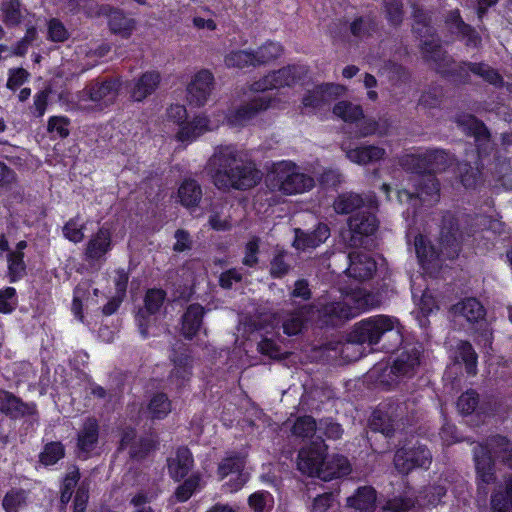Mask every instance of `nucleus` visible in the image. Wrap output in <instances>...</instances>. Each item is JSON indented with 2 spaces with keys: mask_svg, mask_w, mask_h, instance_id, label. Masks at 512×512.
I'll use <instances>...</instances> for the list:
<instances>
[{
  "mask_svg": "<svg viewBox=\"0 0 512 512\" xmlns=\"http://www.w3.org/2000/svg\"><path fill=\"white\" fill-rule=\"evenodd\" d=\"M208 167L214 185L223 191L247 190L262 179V173L256 165L245 160L231 145L217 147L209 159Z\"/></svg>",
  "mask_w": 512,
  "mask_h": 512,
  "instance_id": "obj_1",
  "label": "nucleus"
},
{
  "mask_svg": "<svg viewBox=\"0 0 512 512\" xmlns=\"http://www.w3.org/2000/svg\"><path fill=\"white\" fill-rule=\"evenodd\" d=\"M382 337H388L390 341L386 346L387 349H393L402 343V326L397 318L377 315L360 321L349 333L347 342L342 345L341 355L349 361L357 360L361 353L358 355L352 353L357 345H374Z\"/></svg>",
  "mask_w": 512,
  "mask_h": 512,
  "instance_id": "obj_2",
  "label": "nucleus"
},
{
  "mask_svg": "<svg viewBox=\"0 0 512 512\" xmlns=\"http://www.w3.org/2000/svg\"><path fill=\"white\" fill-rule=\"evenodd\" d=\"M425 151H417L403 155L400 158V165L403 169L416 173L413 177L412 190L408 188L397 191L399 203H408L414 212L421 205H432L439 199V183L432 174L421 175L427 172Z\"/></svg>",
  "mask_w": 512,
  "mask_h": 512,
  "instance_id": "obj_3",
  "label": "nucleus"
},
{
  "mask_svg": "<svg viewBox=\"0 0 512 512\" xmlns=\"http://www.w3.org/2000/svg\"><path fill=\"white\" fill-rule=\"evenodd\" d=\"M463 234L458 231V223L454 216L447 214L443 217L440 231V251L423 235L415 237L414 247L419 263L426 271L440 267L442 258H455L460 251Z\"/></svg>",
  "mask_w": 512,
  "mask_h": 512,
  "instance_id": "obj_4",
  "label": "nucleus"
},
{
  "mask_svg": "<svg viewBox=\"0 0 512 512\" xmlns=\"http://www.w3.org/2000/svg\"><path fill=\"white\" fill-rule=\"evenodd\" d=\"M265 184L271 190L284 195H296L311 190L314 178L303 173L293 162L283 160L273 163L269 168Z\"/></svg>",
  "mask_w": 512,
  "mask_h": 512,
  "instance_id": "obj_5",
  "label": "nucleus"
},
{
  "mask_svg": "<svg viewBox=\"0 0 512 512\" xmlns=\"http://www.w3.org/2000/svg\"><path fill=\"white\" fill-rule=\"evenodd\" d=\"M497 456L512 468V444L502 436L491 437L485 445L474 448V461L478 480L483 484L495 481L492 456Z\"/></svg>",
  "mask_w": 512,
  "mask_h": 512,
  "instance_id": "obj_6",
  "label": "nucleus"
},
{
  "mask_svg": "<svg viewBox=\"0 0 512 512\" xmlns=\"http://www.w3.org/2000/svg\"><path fill=\"white\" fill-rule=\"evenodd\" d=\"M373 305V296L363 289L356 288L342 293L339 301L322 305L321 316L325 322L337 325L338 322L356 317Z\"/></svg>",
  "mask_w": 512,
  "mask_h": 512,
  "instance_id": "obj_7",
  "label": "nucleus"
},
{
  "mask_svg": "<svg viewBox=\"0 0 512 512\" xmlns=\"http://www.w3.org/2000/svg\"><path fill=\"white\" fill-rule=\"evenodd\" d=\"M118 80H95L79 91L72 102L74 107L83 111L102 110L111 105L118 96Z\"/></svg>",
  "mask_w": 512,
  "mask_h": 512,
  "instance_id": "obj_8",
  "label": "nucleus"
},
{
  "mask_svg": "<svg viewBox=\"0 0 512 512\" xmlns=\"http://www.w3.org/2000/svg\"><path fill=\"white\" fill-rule=\"evenodd\" d=\"M413 31L421 38V49L425 58L434 61L442 72H447L446 66L450 59L445 55L434 35V28L430 25V18L421 10L414 12Z\"/></svg>",
  "mask_w": 512,
  "mask_h": 512,
  "instance_id": "obj_9",
  "label": "nucleus"
},
{
  "mask_svg": "<svg viewBox=\"0 0 512 512\" xmlns=\"http://www.w3.org/2000/svg\"><path fill=\"white\" fill-rule=\"evenodd\" d=\"M432 461L430 451L421 444L406 445L398 449L394 456L395 468L402 474H408L416 468H429Z\"/></svg>",
  "mask_w": 512,
  "mask_h": 512,
  "instance_id": "obj_10",
  "label": "nucleus"
},
{
  "mask_svg": "<svg viewBox=\"0 0 512 512\" xmlns=\"http://www.w3.org/2000/svg\"><path fill=\"white\" fill-rule=\"evenodd\" d=\"M274 102L275 99L269 95L256 96L250 102L231 110L228 114L222 113V123L226 121L231 127L245 126L259 112L275 107Z\"/></svg>",
  "mask_w": 512,
  "mask_h": 512,
  "instance_id": "obj_11",
  "label": "nucleus"
},
{
  "mask_svg": "<svg viewBox=\"0 0 512 512\" xmlns=\"http://www.w3.org/2000/svg\"><path fill=\"white\" fill-rule=\"evenodd\" d=\"M307 73V68L303 65H291L273 71L252 85L254 91H265L268 89H277L285 86H292L302 79Z\"/></svg>",
  "mask_w": 512,
  "mask_h": 512,
  "instance_id": "obj_12",
  "label": "nucleus"
},
{
  "mask_svg": "<svg viewBox=\"0 0 512 512\" xmlns=\"http://www.w3.org/2000/svg\"><path fill=\"white\" fill-rule=\"evenodd\" d=\"M245 457L241 453L231 452L219 463L218 475L220 479L231 476L230 492L239 490L247 481V475L243 472Z\"/></svg>",
  "mask_w": 512,
  "mask_h": 512,
  "instance_id": "obj_13",
  "label": "nucleus"
},
{
  "mask_svg": "<svg viewBox=\"0 0 512 512\" xmlns=\"http://www.w3.org/2000/svg\"><path fill=\"white\" fill-rule=\"evenodd\" d=\"M459 127L474 136L478 150V157L481 165H484V157L491 149L490 135L485 125L476 119L473 115L463 114L459 115L456 119Z\"/></svg>",
  "mask_w": 512,
  "mask_h": 512,
  "instance_id": "obj_14",
  "label": "nucleus"
},
{
  "mask_svg": "<svg viewBox=\"0 0 512 512\" xmlns=\"http://www.w3.org/2000/svg\"><path fill=\"white\" fill-rule=\"evenodd\" d=\"M346 88L340 84L326 83L308 90L302 99L304 109L315 111L344 94Z\"/></svg>",
  "mask_w": 512,
  "mask_h": 512,
  "instance_id": "obj_15",
  "label": "nucleus"
},
{
  "mask_svg": "<svg viewBox=\"0 0 512 512\" xmlns=\"http://www.w3.org/2000/svg\"><path fill=\"white\" fill-rule=\"evenodd\" d=\"M222 123V112L215 113L213 118L204 114L196 116L191 122H186L180 126L177 133L180 141H193L207 131H212Z\"/></svg>",
  "mask_w": 512,
  "mask_h": 512,
  "instance_id": "obj_16",
  "label": "nucleus"
},
{
  "mask_svg": "<svg viewBox=\"0 0 512 512\" xmlns=\"http://www.w3.org/2000/svg\"><path fill=\"white\" fill-rule=\"evenodd\" d=\"M326 451L323 441L313 442L298 453L297 468L302 474L317 477Z\"/></svg>",
  "mask_w": 512,
  "mask_h": 512,
  "instance_id": "obj_17",
  "label": "nucleus"
},
{
  "mask_svg": "<svg viewBox=\"0 0 512 512\" xmlns=\"http://www.w3.org/2000/svg\"><path fill=\"white\" fill-rule=\"evenodd\" d=\"M349 246L363 245V237L373 234L377 229V220L372 213L359 212L350 217L349 222Z\"/></svg>",
  "mask_w": 512,
  "mask_h": 512,
  "instance_id": "obj_18",
  "label": "nucleus"
},
{
  "mask_svg": "<svg viewBox=\"0 0 512 512\" xmlns=\"http://www.w3.org/2000/svg\"><path fill=\"white\" fill-rule=\"evenodd\" d=\"M420 365V350L415 346L405 347L395 358L390 373L396 378L412 377Z\"/></svg>",
  "mask_w": 512,
  "mask_h": 512,
  "instance_id": "obj_19",
  "label": "nucleus"
},
{
  "mask_svg": "<svg viewBox=\"0 0 512 512\" xmlns=\"http://www.w3.org/2000/svg\"><path fill=\"white\" fill-rule=\"evenodd\" d=\"M165 296V292L161 289H151L146 293L144 307L139 310L136 316V321L143 337L147 336V327L151 322V317L160 311Z\"/></svg>",
  "mask_w": 512,
  "mask_h": 512,
  "instance_id": "obj_20",
  "label": "nucleus"
},
{
  "mask_svg": "<svg viewBox=\"0 0 512 512\" xmlns=\"http://www.w3.org/2000/svg\"><path fill=\"white\" fill-rule=\"evenodd\" d=\"M213 75L208 70H201L196 73L188 85V100L195 106H203L212 91Z\"/></svg>",
  "mask_w": 512,
  "mask_h": 512,
  "instance_id": "obj_21",
  "label": "nucleus"
},
{
  "mask_svg": "<svg viewBox=\"0 0 512 512\" xmlns=\"http://www.w3.org/2000/svg\"><path fill=\"white\" fill-rule=\"evenodd\" d=\"M112 249V232L103 225L91 236L85 249V257L89 261H100Z\"/></svg>",
  "mask_w": 512,
  "mask_h": 512,
  "instance_id": "obj_22",
  "label": "nucleus"
},
{
  "mask_svg": "<svg viewBox=\"0 0 512 512\" xmlns=\"http://www.w3.org/2000/svg\"><path fill=\"white\" fill-rule=\"evenodd\" d=\"M346 273L357 280L370 279L376 271V262L367 253L354 251L348 254Z\"/></svg>",
  "mask_w": 512,
  "mask_h": 512,
  "instance_id": "obj_23",
  "label": "nucleus"
},
{
  "mask_svg": "<svg viewBox=\"0 0 512 512\" xmlns=\"http://www.w3.org/2000/svg\"><path fill=\"white\" fill-rule=\"evenodd\" d=\"M295 238L292 243L297 250L313 249L324 243L330 236V230L326 224H318L315 230L308 232L300 228L294 229Z\"/></svg>",
  "mask_w": 512,
  "mask_h": 512,
  "instance_id": "obj_24",
  "label": "nucleus"
},
{
  "mask_svg": "<svg viewBox=\"0 0 512 512\" xmlns=\"http://www.w3.org/2000/svg\"><path fill=\"white\" fill-rule=\"evenodd\" d=\"M99 438V425L96 419L87 418L78 432L77 448L85 458L95 450Z\"/></svg>",
  "mask_w": 512,
  "mask_h": 512,
  "instance_id": "obj_25",
  "label": "nucleus"
},
{
  "mask_svg": "<svg viewBox=\"0 0 512 512\" xmlns=\"http://www.w3.org/2000/svg\"><path fill=\"white\" fill-rule=\"evenodd\" d=\"M455 319H464L470 324L484 320L486 311L484 306L476 298H466L456 303L451 308Z\"/></svg>",
  "mask_w": 512,
  "mask_h": 512,
  "instance_id": "obj_26",
  "label": "nucleus"
},
{
  "mask_svg": "<svg viewBox=\"0 0 512 512\" xmlns=\"http://www.w3.org/2000/svg\"><path fill=\"white\" fill-rule=\"evenodd\" d=\"M351 472V465L348 459L341 455L325 456L320 466L318 478L329 481L333 478H339L348 475Z\"/></svg>",
  "mask_w": 512,
  "mask_h": 512,
  "instance_id": "obj_27",
  "label": "nucleus"
},
{
  "mask_svg": "<svg viewBox=\"0 0 512 512\" xmlns=\"http://www.w3.org/2000/svg\"><path fill=\"white\" fill-rule=\"evenodd\" d=\"M0 411L14 418L33 415L36 407L33 403H24L12 393L0 389Z\"/></svg>",
  "mask_w": 512,
  "mask_h": 512,
  "instance_id": "obj_28",
  "label": "nucleus"
},
{
  "mask_svg": "<svg viewBox=\"0 0 512 512\" xmlns=\"http://www.w3.org/2000/svg\"><path fill=\"white\" fill-rule=\"evenodd\" d=\"M312 308L310 306H303L301 309L295 312H287L283 315L275 317V321L278 324L281 323L283 332L288 336L297 335L301 332L307 315L310 314Z\"/></svg>",
  "mask_w": 512,
  "mask_h": 512,
  "instance_id": "obj_29",
  "label": "nucleus"
},
{
  "mask_svg": "<svg viewBox=\"0 0 512 512\" xmlns=\"http://www.w3.org/2000/svg\"><path fill=\"white\" fill-rule=\"evenodd\" d=\"M346 157L353 163L367 165L381 160L385 155V150L379 146L367 145L356 148L342 147Z\"/></svg>",
  "mask_w": 512,
  "mask_h": 512,
  "instance_id": "obj_30",
  "label": "nucleus"
},
{
  "mask_svg": "<svg viewBox=\"0 0 512 512\" xmlns=\"http://www.w3.org/2000/svg\"><path fill=\"white\" fill-rule=\"evenodd\" d=\"M446 23L453 32L461 35L467 46L476 47L480 43L481 39L479 35L470 25L462 20L459 10L451 11L447 17Z\"/></svg>",
  "mask_w": 512,
  "mask_h": 512,
  "instance_id": "obj_31",
  "label": "nucleus"
},
{
  "mask_svg": "<svg viewBox=\"0 0 512 512\" xmlns=\"http://www.w3.org/2000/svg\"><path fill=\"white\" fill-rule=\"evenodd\" d=\"M193 466V458L189 449L181 447L177 449L174 457L168 460V469L170 475L179 480L184 478Z\"/></svg>",
  "mask_w": 512,
  "mask_h": 512,
  "instance_id": "obj_32",
  "label": "nucleus"
},
{
  "mask_svg": "<svg viewBox=\"0 0 512 512\" xmlns=\"http://www.w3.org/2000/svg\"><path fill=\"white\" fill-rule=\"evenodd\" d=\"M160 83V74L155 71H149L142 74V76L134 83L131 89V97L135 101H142L147 96L152 94Z\"/></svg>",
  "mask_w": 512,
  "mask_h": 512,
  "instance_id": "obj_33",
  "label": "nucleus"
},
{
  "mask_svg": "<svg viewBox=\"0 0 512 512\" xmlns=\"http://www.w3.org/2000/svg\"><path fill=\"white\" fill-rule=\"evenodd\" d=\"M347 505L360 512H374L376 491L369 486L360 487L353 496L347 498Z\"/></svg>",
  "mask_w": 512,
  "mask_h": 512,
  "instance_id": "obj_34",
  "label": "nucleus"
},
{
  "mask_svg": "<svg viewBox=\"0 0 512 512\" xmlns=\"http://www.w3.org/2000/svg\"><path fill=\"white\" fill-rule=\"evenodd\" d=\"M2 21L8 27L19 25L27 14L20 0H3L1 3Z\"/></svg>",
  "mask_w": 512,
  "mask_h": 512,
  "instance_id": "obj_35",
  "label": "nucleus"
},
{
  "mask_svg": "<svg viewBox=\"0 0 512 512\" xmlns=\"http://www.w3.org/2000/svg\"><path fill=\"white\" fill-rule=\"evenodd\" d=\"M204 309L199 304H191L182 317V332L184 336L191 339L199 330Z\"/></svg>",
  "mask_w": 512,
  "mask_h": 512,
  "instance_id": "obj_36",
  "label": "nucleus"
},
{
  "mask_svg": "<svg viewBox=\"0 0 512 512\" xmlns=\"http://www.w3.org/2000/svg\"><path fill=\"white\" fill-rule=\"evenodd\" d=\"M108 25L110 30L122 38L131 36L135 29L134 19L127 17L119 10H111L108 14Z\"/></svg>",
  "mask_w": 512,
  "mask_h": 512,
  "instance_id": "obj_37",
  "label": "nucleus"
},
{
  "mask_svg": "<svg viewBox=\"0 0 512 512\" xmlns=\"http://www.w3.org/2000/svg\"><path fill=\"white\" fill-rule=\"evenodd\" d=\"M425 155L427 172L429 174L445 171L454 162L453 155L442 149H427L425 150Z\"/></svg>",
  "mask_w": 512,
  "mask_h": 512,
  "instance_id": "obj_38",
  "label": "nucleus"
},
{
  "mask_svg": "<svg viewBox=\"0 0 512 512\" xmlns=\"http://www.w3.org/2000/svg\"><path fill=\"white\" fill-rule=\"evenodd\" d=\"M178 197L183 206H197L202 198V189L195 180H185L178 189Z\"/></svg>",
  "mask_w": 512,
  "mask_h": 512,
  "instance_id": "obj_39",
  "label": "nucleus"
},
{
  "mask_svg": "<svg viewBox=\"0 0 512 512\" xmlns=\"http://www.w3.org/2000/svg\"><path fill=\"white\" fill-rule=\"evenodd\" d=\"M8 277L11 283L22 279L26 274V264L24 262V253L9 252L7 255Z\"/></svg>",
  "mask_w": 512,
  "mask_h": 512,
  "instance_id": "obj_40",
  "label": "nucleus"
},
{
  "mask_svg": "<svg viewBox=\"0 0 512 512\" xmlns=\"http://www.w3.org/2000/svg\"><path fill=\"white\" fill-rule=\"evenodd\" d=\"M333 113L343 121L350 123L363 118L362 107L348 101L338 102L333 108Z\"/></svg>",
  "mask_w": 512,
  "mask_h": 512,
  "instance_id": "obj_41",
  "label": "nucleus"
},
{
  "mask_svg": "<svg viewBox=\"0 0 512 512\" xmlns=\"http://www.w3.org/2000/svg\"><path fill=\"white\" fill-rule=\"evenodd\" d=\"M90 289L91 285L88 282H81L77 285V287L74 290V298L72 303V311L79 320H83L82 315V306L83 303H88L90 301L96 303L97 301L94 300V297L90 296Z\"/></svg>",
  "mask_w": 512,
  "mask_h": 512,
  "instance_id": "obj_42",
  "label": "nucleus"
},
{
  "mask_svg": "<svg viewBox=\"0 0 512 512\" xmlns=\"http://www.w3.org/2000/svg\"><path fill=\"white\" fill-rule=\"evenodd\" d=\"M446 494V489L441 485L426 487L416 498L419 507H434L440 503L442 497Z\"/></svg>",
  "mask_w": 512,
  "mask_h": 512,
  "instance_id": "obj_43",
  "label": "nucleus"
},
{
  "mask_svg": "<svg viewBox=\"0 0 512 512\" xmlns=\"http://www.w3.org/2000/svg\"><path fill=\"white\" fill-rule=\"evenodd\" d=\"M135 431L128 429L123 432L121 437V448L130 446V455L134 458H141L143 455L152 448V443L148 440H140L141 449H138L135 442Z\"/></svg>",
  "mask_w": 512,
  "mask_h": 512,
  "instance_id": "obj_44",
  "label": "nucleus"
},
{
  "mask_svg": "<svg viewBox=\"0 0 512 512\" xmlns=\"http://www.w3.org/2000/svg\"><path fill=\"white\" fill-rule=\"evenodd\" d=\"M493 512H512V477L506 481L505 492L498 491L491 500Z\"/></svg>",
  "mask_w": 512,
  "mask_h": 512,
  "instance_id": "obj_45",
  "label": "nucleus"
},
{
  "mask_svg": "<svg viewBox=\"0 0 512 512\" xmlns=\"http://www.w3.org/2000/svg\"><path fill=\"white\" fill-rule=\"evenodd\" d=\"M461 68L469 70L472 73L482 77L485 81L489 82L490 84L501 85L503 83L501 75L486 64L464 63Z\"/></svg>",
  "mask_w": 512,
  "mask_h": 512,
  "instance_id": "obj_46",
  "label": "nucleus"
},
{
  "mask_svg": "<svg viewBox=\"0 0 512 512\" xmlns=\"http://www.w3.org/2000/svg\"><path fill=\"white\" fill-rule=\"evenodd\" d=\"M152 418L162 419L171 412V402L164 393L155 394L147 407Z\"/></svg>",
  "mask_w": 512,
  "mask_h": 512,
  "instance_id": "obj_47",
  "label": "nucleus"
},
{
  "mask_svg": "<svg viewBox=\"0 0 512 512\" xmlns=\"http://www.w3.org/2000/svg\"><path fill=\"white\" fill-rule=\"evenodd\" d=\"M363 204L360 195L352 192L341 194L334 202V209L337 213L348 214Z\"/></svg>",
  "mask_w": 512,
  "mask_h": 512,
  "instance_id": "obj_48",
  "label": "nucleus"
},
{
  "mask_svg": "<svg viewBox=\"0 0 512 512\" xmlns=\"http://www.w3.org/2000/svg\"><path fill=\"white\" fill-rule=\"evenodd\" d=\"M281 54L282 47L280 44L275 42H267L263 46L259 47L256 51H253L255 66L266 64L272 60H275Z\"/></svg>",
  "mask_w": 512,
  "mask_h": 512,
  "instance_id": "obj_49",
  "label": "nucleus"
},
{
  "mask_svg": "<svg viewBox=\"0 0 512 512\" xmlns=\"http://www.w3.org/2000/svg\"><path fill=\"white\" fill-rule=\"evenodd\" d=\"M86 224L79 215L71 218L63 226V235L73 243H80L84 239Z\"/></svg>",
  "mask_w": 512,
  "mask_h": 512,
  "instance_id": "obj_50",
  "label": "nucleus"
},
{
  "mask_svg": "<svg viewBox=\"0 0 512 512\" xmlns=\"http://www.w3.org/2000/svg\"><path fill=\"white\" fill-rule=\"evenodd\" d=\"M292 434L300 438H310L317 432V424L311 416L298 417L291 428Z\"/></svg>",
  "mask_w": 512,
  "mask_h": 512,
  "instance_id": "obj_51",
  "label": "nucleus"
},
{
  "mask_svg": "<svg viewBox=\"0 0 512 512\" xmlns=\"http://www.w3.org/2000/svg\"><path fill=\"white\" fill-rule=\"evenodd\" d=\"M225 64L228 67L245 68L255 66L253 51L237 50L232 51L225 57Z\"/></svg>",
  "mask_w": 512,
  "mask_h": 512,
  "instance_id": "obj_52",
  "label": "nucleus"
},
{
  "mask_svg": "<svg viewBox=\"0 0 512 512\" xmlns=\"http://www.w3.org/2000/svg\"><path fill=\"white\" fill-rule=\"evenodd\" d=\"M248 504L254 512H268L273 507L274 499L267 491H257L249 496Z\"/></svg>",
  "mask_w": 512,
  "mask_h": 512,
  "instance_id": "obj_53",
  "label": "nucleus"
},
{
  "mask_svg": "<svg viewBox=\"0 0 512 512\" xmlns=\"http://www.w3.org/2000/svg\"><path fill=\"white\" fill-rule=\"evenodd\" d=\"M416 505V499L410 496H395L385 502L382 510L384 512H407Z\"/></svg>",
  "mask_w": 512,
  "mask_h": 512,
  "instance_id": "obj_54",
  "label": "nucleus"
},
{
  "mask_svg": "<svg viewBox=\"0 0 512 512\" xmlns=\"http://www.w3.org/2000/svg\"><path fill=\"white\" fill-rule=\"evenodd\" d=\"M370 427L373 431L381 432L386 437H390L395 431L393 421L384 415L380 409L373 413L370 420Z\"/></svg>",
  "mask_w": 512,
  "mask_h": 512,
  "instance_id": "obj_55",
  "label": "nucleus"
},
{
  "mask_svg": "<svg viewBox=\"0 0 512 512\" xmlns=\"http://www.w3.org/2000/svg\"><path fill=\"white\" fill-rule=\"evenodd\" d=\"M459 357L466 365V370L469 374H475L477 355L469 342L462 341L457 346Z\"/></svg>",
  "mask_w": 512,
  "mask_h": 512,
  "instance_id": "obj_56",
  "label": "nucleus"
},
{
  "mask_svg": "<svg viewBox=\"0 0 512 512\" xmlns=\"http://www.w3.org/2000/svg\"><path fill=\"white\" fill-rule=\"evenodd\" d=\"M459 171L461 182L466 188H474L480 182L481 173L478 165L472 167L468 163H462L459 166Z\"/></svg>",
  "mask_w": 512,
  "mask_h": 512,
  "instance_id": "obj_57",
  "label": "nucleus"
},
{
  "mask_svg": "<svg viewBox=\"0 0 512 512\" xmlns=\"http://www.w3.org/2000/svg\"><path fill=\"white\" fill-rule=\"evenodd\" d=\"M64 456V447L60 442L46 444L40 460L44 465H53Z\"/></svg>",
  "mask_w": 512,
  "mask_h": 512,
  "instance_id": "obj_58",
  "label": "nucleus"
},
{
  "mask_svg": "<svg viewBox=\"0 0 512 512\" xmlns=\"http://www.w3.org/2000/svg\"><path fill=\"white\" fill-rule=\"evenodd\" d=\"M26 502V494L23 490H12L8 492L2 502L6 512H18Z\"/></svg>",
  "mask_w": 512,
  "mask_h": 512,
  "instance_id": "obj_59",
  "label": "nucleus"
},
{
  "mask_svg": "<svg viewBox=\"0 0 512 512\" xmlns=\"http://www.w3.org/2000/svg\"><path fill=\"white\" fill-rule=\"evenodd\" d=\"M70 120L64 116H52L48 120L47 130L50 134L60 138L69 135Z\"/></svg>",
  "mask_w": 512,
  "mask_h": 512,
  "instance_id": "obj_60",
  "label": "nucleus"
},
{
  "mask_svg": "<svg viewBox=\"0 0 512 512\" xmlns=\"http://www.w3.org/2000/svg\"><path fill=\"white\" fill-rule=\"evenodd\" d=\"M175 368L171 372L172 381H176L178 385H182L183 382L188 379L190 375V360L188 356H181L177 360H174Z\"/></svg>",
  "mask_w": 512,
  "mask_h": 512,
  "instance_id": "obj_61",
  "label": "nucleus"
},
{
  "mask_svg": "<svg viewBox=\"0 0 512 512\" xmlns=\"http://www.w3.org/2000/svg\"><path fill=\"white\" fill-rule=\"evenodd\" d=\"M17 306L16 290L13 287H6L0 290V313L8 314Z\"/></svg>",
  "mask_w": 512,
  "mask_h": 512,
  "instance_id": "obj_62",
  "label": "nucleus"
},
{
  "mask_svg": "<svg viewBox=\"0 0 512 512\" xmlns=\"http://www.w3.org/2000/svg\"><path fill=\"white\" fill-rule=\"evenodd\" d=\"M478 402V394L474 390H468L459 397L457 407L461 413L470 414L475 410Z\"/></svg>",
  "mask_w": 512,
  "mask_h": 512,
  "instance_id": "obj_63",
  "label": "nucleus"
},
{
  "mask_svg": "<svg viewBox=\"0 0 512 512\" xmlns=\"http://www.w3.org/2000/svg\"><path fill=\"white\" fill-rule=\"evenodd\" d=\"M199 482V476H191L186 479L185 482L177 488L175 492L176 498L181 502L188 500L199 488Z\"/></svg>",
  "mask_w": 512,
  "mask_h": 512,
  "instance_id": "obj_64",
  "label": "nucleus"
}]
</instances>
